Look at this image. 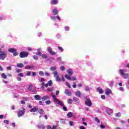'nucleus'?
Instances as JSON below:
<instances>
[{
  "instance_id": "f257e3e1",
  "label": "nucleus",
  "mask_w": 129,
  "mask_h": 129,
  "mask_svg": "<svg viewBox=\"0 0 129 129\" xmlns=\"http://www.w3.org/2000/svg\"><path fill=\"white\" fill-rule=\"evenodd\" d=\"M41 82H42L41 83V88L44 89V87H48V86H52V80H49L48 83L45 85V83L43 82V81H45V79H44V78H42L41 79Z\"/></svg>"
},
{
  "instance_id": "f03ea898",
  "label": "nucleus",
  "mask_w": 129,
  "mask_h": 129,
  "mask_svg": "<svg viewBox=\"0 0 129 129\" xmlns=\"http://www.w3.org/2000/svg\"><path fill=\"white\" fill-rule=\"evenodd\" d=\"M8 56V52L5 51H2V48H0V60H4Z\"/></svg>"
},
{
  "instance_id": "7ed1b4c3",
  "label": "nucleus",
  "mask_w": 129,
  "mask_h": 129,
  "mask_svg": "<svg viewBox=\"0 0 129 129\" xmlns=\"http://www.w3.org/2000/svg\"><path fill=\"white\" fill-rule=\"evenodd\" d=\"M119 72L120 73V75L121 76H123L124 79H127V78H128L129 74L125 73L124 70L120 69L119 70Z\"/></svg>"
},
{
  "instance_id": "20e7f679",
  "label": "nucleus",
  "mask_w": 129,
  "mask_h": 129,
  "mask_svg": "<svg viewBox=\"0 0 129 129\" xmlns=\"http://www.w3.org/2000/svg\"><path fill=\"white\" fill-rule=\"evenodd\" d=\"M26 112V110L24 108H22L18 110V117H21V116H23L25 114V112Z\"/></svg>"
},
{
  "instance_id": "39448f33",
  "label": "nucleus",
  "mask_w": 129,
  "mask_h": 129,
  "mask_svg": "<svg viewBox=\"0 0 129 129\" xmlns=\"http://www.w3.org/2000/svg\"><path fill=\"white\" fill-rule=\"evenodd\" d=\"M19 56L20 58H26V57L29 56V53L26 51H21L19 54Z\"/></svg>"
},
{
  "instance_id": "423d86ee",
  "label": "nucleus",
  "mask_w": 129,
  "mask_h": 129,
  "mask_svg": "<svg viewBox=\"0 0 129 129\" xmlns=\"http://www.w3.org/2000/svg\"><path fill=\"white\" fill-rule=\"evenodd\" d=\"M9 52L10 53H13V56H16L19 55L18 52H17V49L15 48H10L8 49Z\"/></svg>"
},
{
  "instance_id": "0eeeda50",
  "label": "nucleus",
  "mask_w": 129,
  "mask_h": 129,
  "mask_svg": "<svg viewBox=\"0 0 129 129\" xmlns=\"http://www.w3.org/2000/svg\"><path fill=\"white\" fill-rule=\"evenodd\" d=\"M54 77H56V81H61V78L59 77V75H58V72L57 71H54L53 73Z\"/></svg>"
},
{
  "instance_id": "6e6552de",
  "label": "nucleus",
  "mask_w": 129,
  "mask_h": 129,
  "mask_svg": "<svg viewBox=\"0 0 129 129\" xmlns=\"http://www.w3.org/2000/svg\"><path fill=\"white\" fill-rule=\"evenodd\" d=\"M65 78H66L67 79H68V80H77V79H76V77L73 76L72 78H71V77H70V76H69V75L66 74L64 76Z\"/></svg>"
},
{
  "instance_id": "1a4fd4ad",
  "label": "nucleus",
  "mask_w": 129,
  "mask_h": 129,
  "mask_svg": "<svg viewBox=\"0 0 129 129\" xmlns=\"http://www.w3.org/2000/svg\"><path fill=\"white\" fill-rule=\"evenodd\" d=\"M85 103L86 105H87V106L90 107L91 105H92V102H91L90 99H86Z\"/></svg>"
},
{
  "instance_id": "9d476101",
  "label": "nucleus",
  "mask_w": 129,
  "mask_h": 129,
  "mask_svg": "<svg viewBox=\"0 0 129 129\" xmlns=\"http://www.w3.org/2000/svg\"><path fill=\"white\" fill-rule=\"evenodd\" d=\"M47 51L50 55H56V52L55 51H53V49H52V48L51 47H48Z\"/></svg>"
},
{
  "instance_id": "9b49d317",
  "label": "nucleus",
  "mask_w": 129,
  "mask_h": 129,
  "mask_svg": "<svg viewBox=\"0 0 129 129\" xmlns=\"http://www.w3.org/2000/svg\"><path fill=\"white\" fill-rule=\"evenodd\" d=\"M112 112H113L112 109H110V108H106V113L109 114V115H111V113H112Z\"/></svg>"
},
{
  "instance_id": "f8f14e48",
  "label": "nucleus",
  "mask_w": 129,
  "mask_h": 129,
  "mask_svg": "<svg viewBox=\"0 0 129 129\" xmlns=\"http://www.w3.org/2000/svg\"><path fill=\"white\" fill-rule=\"evenodd\" d=\"M38 111V106H35L34 108H32L30 110V112H36Z\"/></svg>"
},
{
  "instance_id": "ddd939ff",
  "label": "nucleus",
  "mask_w": 129,
  "mask_h": 129,
  "mask_svg": "<svg viewBox=\"0 0 129 129\" xmlns=\"http://www.w3.org/2000/svg\"><path fill=\"white\" fill-rule=\"evenodd\" d=\"M28 90L29 91H31V92H36V89L33 88V86L32 85H30L28 88Z\"/></svg>"
},
{
  "instance_id": "4468645a",
  "label": "nucleus",
  "mask_w": 129,
  "mask_h": 129,
  "mask_svg": "<svg viewBox=\"0 0 129 129\" xmlns=\"http://www.w3.org/2000/svg\"><path fill=\"white\" fill-rule=\"evenodd\" d=\"M64 93L66 94V95H68V96H71L72 95V93L71 92L69 91V90H65Z\"/></svg>"
},
{
  "instance_id": "2eb2a0df",
  "label": "nucleus",
  "mask_w": 129,
  "mask_h": 129,
  "mask_svg": "<svg viewBox=\"0 0 129 129\" xmlns=\"http://www.w3.org/2000/svg\"><path fill=\"white\" fill-rule=\"evenodd\" d=\"M111 93H112V92H111V90L108 88L106 89V91H105L106 95H109V94H111Z\"/></svg>"
},
{
  "instance_id": "dca6fc26",
  "label": "nucleus",
  "mask_w": 129,
  "mask_h": 129,
  "mask_svg": "<svg viewBox=\"0 0 129 129\" xmlns=\"http://www.w3.org/2000/svg\"><path fill=\"white\" fill-rule=\"evenodd\" d=\"M55 103L56 104H59V105H60V106H63V105H64V103H63V102H62L59 100H56Z\"/></svg>"
},
{
  "instance_id": "f3484780",
  "label": "nucleus",
  "mask_w": 129,
  "mask_h": 129,
  "mask_svg": "<svg viewBox=\"0 0 129 129\" xmlns=\"http://www.w3.org/2000/svg\"><path fill=\"white\" fill-rule=\"evenodd\" d=\"M48 99H50V97L48 96H43L42 97L41 100L42 101H45V100H48Z\"/></svg>"
},
{
  "instance_id": "a211bd4d",
  "label": "nucleus",
  "mask_w": 129,
  "mask_h": 129,
  "mask_svg": "<svg viewBox=\"0 0 129 129\" xmlns=\"http://www.w3.org/2000/svg\"><path fill=\"white\" fill-rule=\"evenodd\" d=\"M34 98L35 100H41L42 98L41 97V96L39 95H36L34 96Z\"/></svg>"
},
{
  "instance_id": "6ab92c4d",
  "label": "nucleus",
  "mask_w": 129,
  "mask_h": 129,
  "mask_svg": "<svg viewBox=\"0 0 129 129\" xmlns=\"http://www.w3.org/2000/svg\"><path fill=\"white\" fill-rule=\"evenodd\" d=\"M50 4L51 5H57L58 0H51L50 2Z\"/></svg>"
},
{
  "instance_id": "aec40b11",
  "label": "nucleus",
  "mask_w": 129,
  "mask_h": 129,
  "mask_svg": "<svg viewBox=\"0 0 129 129\" xmlns=\"http://www.w3.org/2000/svg\"><path fill=\"white\" fill-rule=\"evenodd\" d=\"M53 14L54 16H56V15H58L59 11H58V10L54 9L53 10Z\"/></svg>"
},
{
  "instance_id": "412c9836",
  "label": "nucleus",
  "mask_w": 129,
  "mask_h": 129,
  "mask_svg": "<svg viewBox=\"0 0 129 129\" xmlns=\"http://www.w3.org/2000/svg\"><path fill=\"white\" fill-rule=\"evenodd\" d=\"M67 73L70 76L73 75V71H72V69H69V70H67Z\"/></svg>"
},
{
  "instance_id": "4be33fe9",
  "label": "nucleus",
  "mask_w": 129,
  "mask_h": 129,
  "mask_svg": "<svg viewBox=\"0 0 129 129\" xmlns=\"http://www.w3.org/2000/svg\"><path fill=\"white\" fill-rule=\"evenodd\" d=\"M17 66L18 67V68H23V67H24V64L22 63H19L17 64Z\"/></svg>"
},
{
  "instance_id": "5701e85b",
  "label": "nucleus",
  "mask_w": 129,
  "mask_h": 129,
  "mask_svg": "<svg viewBox=\"0 0 129 129\" xmlns=\"http://www.w3.org/2000/svg\"><path fill=\"white\" fill-rule=\"evenodd\" d=\"M33 68H34V67L33 66H26L25 68V69L31 70V69H33Z\"/></svg>"
},
{
  "instance_id": "b1692460",
  "label": "nucleus",
  "mask_w": 129,
  "mask_h": 129,
  "mask_svg": "<svg viewBox=\"0 0 129 129\" xmlns=\"http://www.w3.org/2000/svg\"><path fill=\"white\" fill-rule=\"evenodd\" d=\"M72 115H73V113L71 112H69L67 114V116H68V117H69V118H70V117H72Z\"/></svg>"
},
{
  "instance_id": "393cba45",
  "label": "nucleus",
  "mask_w": 129,
  "mask_h": 129,
  "mask_svg": "<svg viewBox=\"0 0 129 129\" xmlns=\"http://www.w3.org/2000/svg\"><path fill=\"white\" fill-rule=\"evenodd\" d=\"M1 76L2 78H4V79H7V75H6L5 73H2Z\"/></svg>"
},
{
  "instance_id": "a878e982",
  "label": "nucleus",
  "mask_w": 129,
  "mask_h": 129,
  "mask_svg": "<svg viewBox=\"0 0 129 129\" xmlns=\"http://www.w3.org/2000/svg\"><path fill=\"white\" fill-rule=\"evenodd\" d=\"M76 96H79L80 97L81 96V92H80V91H78L76 92Z\"/></svg>"
},
{
  "instance_id": "bb28decb",
  "label": "nucleus",
  "mask_w": 129,
  "mask_h": 129,
  "mask_svg": "<svg viewBox=\"0 0 129 129\" xmlns=\"http://www.w3.org/2000/svg\"><path fill=\"white\" fill-rule=\"evenodd\" d=\"M73 100L75 102H78V101H79V99H78V98H76L75 97H74L73 99Z\"/></svg>"
},
{
  "instance_id": "cd10ccee",
  "label": "nucleus",
  "mask_w": 129,
  "mask_h": 129,
  "mask_svg": "<svg viewBox=\"0 0 129 129\" xmlns=\"http://www.w3.org/2000/svg\"><path fill=\"white\" fill-rule=\"evenodd\" d=\"M52 98L53 99V100L54 101V102H56L57 100H58L59 99H57V98L56 97V96H55L54 95H52Z\"/></svg>"
},
{
  "instance_id": "c85d7f7f",
  "label": "nucleus",
  "mask_w": 129,
  "mask_h": 129,
  "mask_svg": "<svg viewBox=\"0 0 129 129\" xmlns=\"http://www.w3.org/2000/svg\"><path fill=\"white\" fill-rule=\"evenodd\" d=\"M41 57H42V59H47V58H48V56H47V54H42Z\"/></svg>"
},
{
  "instance_id": "c756f323",
  "label": "nucleus",
  "mask_w": 129,
  "mask_h": 129,
  "mask_svg": "<svg viewBox=\"0 0 129 129\" xmlns=\"http://www.w3.org/2000/svg\"><path fill=\"white\" fill-rule=\"evenodd\" d=\"M115 116L116 117H120V116H121V114L120 113V112H118V113H115Z\"/></svg>"
},
{
  "instance_id": "7c9ffc66",
  "label": "nucleus",
  "mask_w": 129,
  "mask_h": 129,
  "mask_svg": "<svg viewBox=\"0 0 129 129\" xmlns=\"http://www.w3.org/2000/svg\"><path fill=\"white\" fill-rule=\"evenodd\" d=\"M38 112L40 114H43V113H44V110L43 109H39Z\"/></svg>"
},
{
  "instance_id": "2f4dec72",
  "label": "nucleus",
  "mask_w": 129,
  "mask_h": 129,
  "mask_svg": "<svg viewBox=\"0 0 129 129\" xmlns=\"http://www.w3.org/2000/svg\"><path fill=\"white\" fill-rule=\"evenodd\" d=\"M73 102V100H72V99H69L68 100V103H69V104H72Z\"/></svg>"
},
{
  "instance_id": "473e14b6",
  "label": "nucleus",
  "mask_w": 129,
  "mask_h": 129,
  "mask_svg": "<svg viewBox=\"0 0 129 129\" xmlns=\"http://www.w3.org/2000/svg\"><path fill=\"white\" fill-rule=\"evenodd\" d=\"M56 67H51L50 68V70L51 71H55V70H56Z\"/></svg>"
},
{
  "instance_id": "72a5a7b5",
  "label": "nucleus",
  "mask_w": 129,
  "mask_h": 129,
  "mask_svg": "<svg viewBox=\"0 0 129 129\" xmlns=\"http://www.w3.org/2000/svg\"><path fill=\"white\" fill-rule=\"evenodd\" d=\"M38 73L39 75H40V76H44V75H45V74H44V72L43 71H40Z\"/></svg>"
},
{
  "instance_id": "f704fd0d",
  "label": "nucleus",
  "mask_w": 129,
  "mask_h": 129,
  "mask_svg": "<svg viewBox=\"0 0 129 129\" xmlns=\"http://www.w3.org/2000/svg\"><path fill=\"white\" fill-rule=\"evenodd\" d=\"M58 50H59V51H60V52H63L64 51V49H63V47H61V46H58Z\"/></svg>"
},
{
  "instance_id": "c9c22d12",
  "label": "nucleus",
  "mask_w": 129,
  "mask_h": 129,
  "mask_svg": "<svg viewBox=\"0 0 129 129\" xmlns=\"http://www.w3.org/2000/svg\"><path fill=\"white\" fill-rule=\"evenodd\" d=\"M18 75L19 76V77H24V74L22 73H19Z\"/></svg>"
},
{
  "instance_id": "e433bc0d",
  "label": "nucleus",
  "mask_w": 129,
  "mask_h": 129,
  "mask_svg": "<svg viewBox=\"0 0 129 129\" xmlns=\"http://www.w3.org/2000/svg\"><path fill=\"white\" fill-rule=\"evenodd\" d=\"M45 103L46 104H47V105L51 104V101H50V100H48L45 102Z\"/></svg>"
},
{
  "instance_id": "4c0bfd02",
  "label": "nucleus",
  "mask_w": 129,
  "mask_h": 129,
  "mask_svg": "<svg viewBox=\"0 0 129 129\" xmlns=\"http://www.w3.org/2000/svg\"><path fill=\"white\" fill-rule=\"evenodd\" d=\"M60 70L61 71H65V67H64V66H61V67H60Z\"/></svg>"
},
{
  "instance_id": "58836bf2",
  "label": "nucleus",
  "mask_w": 129,
  "mask_h": 129,
  "mask_svg": "<svg viewBox=\"0 0 129 129\" xmlns=\"http://www.w3.org/2000/svg\"><path fill=\"white\" fill-rule=\"evenodd\" d=\"M69 123H70V125H71V126H73V125H74V123L72 121H70Z\"/></svg>"
},
{
  "instance_id": "ea45409f",
  "label": "nucleus",
  "mask_w": 129,
  "mask_h": 129,
  "mask_svg": "<svg viewBox=\"0 0 129 129\" xmlns=\"http://www.w3.org/2000/svg\"><path fill=\"white\" fill-rule=\"evenodd\" d=\"M36 55H38V56H42V52L38 51L36 52Z\"/></svg>"
},
{
  "instance_id": "a19ab883",
  "label": "nucleus",
  "mask_w": 129,
  "mask_h": 129,
  "mask_svg": "<svg viewBox=\"0 0 129 129\" xmlns=\"http://www.w3.org/2000/svg\"><path fill=\"white\" fill-rule=\"evenodd\" d=\"M4 123H7V124H9L10 123V121L9 120H5L4 121Z\"/></svg>"
},
{
  "instance_id": "79ce46f5",
  "label": "nucleus",
  "mask_w": 129,
  "mask_h": 129,
  "mask_svg": "<svg viewBox=\"0 0 129 129\" xmlns=\"http://www.w3.org/2000/svg\"><path fill=\"white\" fill-rule=\"evenodd\" d=\"M32 57L34 60H38V56L37 55H33Z\"/></svg>"
},
{
  "instance_id": "37998d69",
  "label": "nucleus",
  "mask_w": 129,
  "mask_h": 129,
  "mask_svg": "<svg viewBox=\"0 0 129 129\" xmlns=\"http://www.w3.org/2000/svg\"><path fill=\"white\" fill-rule=\"evenodd\" d=\"M95 121H97V122H98V123H99L100 122L99 119H98V118H97L96 117H95Z\"/></svg>"
},
{
  "instance_id": "c03bdc74",
  "label": "nucleus",
  "mask_w": 129,
  "mask_h": 129,
  "mask_svg": "<svg viewBox=\"0 0 129 129\" xmlns=\"http://www.w3.org/2000/svg\"><path fill=\"white\" fill-rule=\"evenodd\" d=\"M27 76H31V72L28 71L26 74Z\"/></svg>"
},
{
  "instance_id": "a18cd8bd",
  "label": "nucleus",
  "mask_w": 129,
  "mask_h": 129,
  "mask_svg": "<svg viewBox=\"0 0 129 129\" xmlns=\"http://www.w3.org/2000/svg\"><path fill=\"white\" fill-rule=\"evenodd\" d=\"M63 110L64 111H67V110H68L67 109V107H66V106H63Z\"/></svg>"
},
{
  "instance_id": "49530a36",
  "label": "nucleus",
  "mask_w": 129,
  "mask_h": 129,
  "mask_svg": "<svg viewBox=\"0 0 129 129\" xmlns=\"http://www.w3.org/2000/svg\"><path fill=\"white\" fill-rule=\"evenodd\" d=\"M56 17H54V16H52L51 17V20H52V21H55V20H56Z\"/></svg>"
},
{
  "instance_id": "de8ad7c7",
  "label": "nucleus",
  "mask_w": 129,
  "mask_h": 129,
  "mask_svg": "<svg viewBox=\"0 0 129 129\" xmlns=\"http://www.w3.org/2000/svg\"><path fill=\"white\" fill-rule=\"evenodd\" d=\"M66 85L68 87H69V88H71V85H70V84L69 83H67L66 84Z\"/></svg>"
},
{
  "instance_id": "09e8293b",
  "label": "nucleus",
  "mask_w": 129,
  "mask_h": 129,
  "mask_svg": "<svg viewBox=\"0 0 129 129\" xmlns=\"http://www.w3.org/2000/svg\"><path fill=\"white\" fill-rule=\"evenodd\" d=\"M85 90L86 91H89V90H90V89L89 87H86Z\"/></svg>"
},
{
  "instance_id": "8fccbe9b",
  "label": "nucleus",
  "mask_w": 129,
  "mask_h": 129,
  "mask_svg": "<svg viewBox=\"0 0 129 129\" xmlns=\"http://www.w3.org/2000/svg\"><path fill=\"white\" fill-rule=\"evenodd\" d=\"M17 80H18V81H22V78H21L20 77H18L17 78Z\"/></svg>"
},
{
  "instance_id": "3c124183",
  "label": "nucleus",
  "mask_w": 129,
  "mask_h": 129,
  "mask_svg": "<svg viewBox=\"0 0 129 129\" xmlns=\"http://www.w3.org/2000/svg\"><path fill=\"white\" fill-rule=\"evenodd\" d=\"M100 127L101 128H105V126L103 124H101L100 125Z\"/></svg>"
},
{
  "instance_id": "603ef678",
  "label": "nucleus",
  "mask_w": 129,
  "mask_h": 129,
  "mask_svg": "<svg viewBox=\"0 0 129 129\" xmlns=\"http://www.w3.org/2000/svg\"><path fill=\"white\" fill-rule=\"evenodd\" d=\"M32 76H33V77H35V76H36V72H32Z\"/></svg>"
},
{
  "instance_id": "864d4df0",
  "label": "nucleus",
  "mask_w": 129,
  "mask_h": 129,
  "mask_svg": "<svg viewBox=\"0 0 129 129\" xmlns=\"http://www.w3.org/2000/svg\"><path fill=\"white\" fill-rule=\"evenodd\" d=\"M45 76H47V77L50 76V74L48 72H45Z\"/></svg>"
},
{
  "instance_id": "5fc2aeb1",
  "label": "nucleus",
  "mask_w": 129,
  "mask_h": 129,
  "mask_svg": "<svg viewBox=\"0 0 129 129\" xmlns=\"http://www.w3.org/2000/svg\"><path fill=\"white\" fill-rule=\"evenodd\" d=\"M47 91H49V92H52V91H53V90L51 88H47Z\"/></svg>"
},
{
  "instance_id": "6e6d98bb",
  "label": "nucleus",
  "mask_w": 129,
  "mask_h": 129,
  "mask_svg": "<svg viewBox=\"0 0 129 129\" xmlns=\"http://www.w3.org/2000/svg\"><path fill=\"white\" fill-rule=\"evenodd\" d=\"M56 19H57V20H58V21H61V18H60L59 17V16H57L56 17Z\"/></svg>"
},
{
  "instance_id": "4d7b16f0",
  "label": "nucleus",
  "mask_w": 129,
  "mask_h": 129,
  "mask_svg": "<svg viewBox=\"0 0 129 129\" xmlns=\"http://www.w3.org/2000/svg\"><path fill=\"white\" fill-rule=\"evenodd\" d=\"M64 30L65 31H69V27H64Z\"/></svg>"
},
{
  "instance_id": "13d9d810",
  "label": "nucleus",
  "mask_w": 129,
  "mask_h": 129,
  "mask_svg": "<svg viewBox=\"0 0 129 129\" xmlns=\"http://www.w3.org/2000/svg\"><path fill=\"white\" fill-rule=\"evenodd\" d=\"M7 70L11 71L12 70V67L10 66V67H7Z\"/></svg>"
},
{
  "instance_id": "bf43d9fd",
  "label": "nucleus",
  "mask_w": 129,
  "mask_h": 129,
  "mask_svg": "<svg viewBox=\"0 0 129 129\" xmlns=\"http://www.w3.org/2000/svg\"><path fill=\"white\" fill-rule=\"evenodd\" d=\"M73 87L74 88H76V82L74 83V85L73 86Z\"/></svg>"
},
{
  "instance_id": "052dcab7",
  "label": "nucleus",
  "mask_w": 129,
  "mask_h": 129,
  "mask_svg": "<svg viewBox=\"0 0 129 129\" xmlns=\"http://www.w3.org/2000/svg\"><path fill=\"white\" fill-rule=\"evenodd\" d=\"M99 92L101 94H102V93H103V90L101 89L99 90Z\"/></svg>"
},
{
  "instance_id": "680f3d73",
  "label": "nucleus",
  "mask_w": 129,
  "mask_h": 129,
  "mask_svg": "<svg viewBox=\"0 0 129 129\" xmlns=\"http://www.w3.org/2000/svg\"><path fill=\"white\" fill-rule=\"evenodd\" d=\"M21 104H26V102L24 101L23 100L21 101Z\"/></svg>"
},
{
  "instance_id": "e2e57ef3",
  "label": "nucleus",
  "mask_w": 129,
  "mask_h": 129,
  "mask_svg": "<svg viewBox=\"0 0 129 129\" xmlns=\"http://www.w3.org/2000/svg\"><path fill=\"white\" fill-rule=\"evenodd\" d=\"M102 99H105V95H101Z\"/></svg>"
},
{
  "instance_id": "0e129e2a",
  "label": "nucleus",
  "mask_w": 129,
  "mask_h": 129,
  "mask_svg": "<svg viewBox=\"0 0 129 129\" xmlns=\"http://www.w3.org/2000/svg\"><path fill=\"white\" fill-rule=\"evenodd\" d=\"M21 71H22V70H21V69H19L16 71V72L17 73H19V72H21Z\"/></svg>"
},
{
  "instance_id": "69168bd1",
  "label": "nucleus",
  "mask_w": 129,
  "mask_h": 129,
  "mask_svg": "<svg viewBox=\"0 0 129 129\" xmlns=\"http://www.w3.org/2000/svg\"><path fill=\"white\" fill-rule=\"evenodd\" d=\"M80 129H85V127L83 126H80Z\"/></svg>"
},
{
  "instance_id": "338daca9",
  "label": "nucleus",
  "mask_w": 129,
  "mask_h": 129,
  "mask_svg": "<svg viewBox=\"0 0 129 129\" xmlns=\"http://www.w3.org/2000/svg\"><path fill=\"white\" fill-rule=\"evenodd\" d=\"M83 124H84V125H86V126H87V123L85 122H83Z\"/></svg>"
},
{
  "instance_id": "774afa93",
  "label": "nucleus",
  "mask_w": 129,
  "mask_h": 129,
  "mask_svg": "<svg viewBox=\"0 0 129 129\" xmlns=\"http://www.w3.org/2000/svg\"><path fill=\"white\" fill-rule=\"evenodd\" d=\"M126 67H127V68H129V63L126 64Z\"/></svg>"
}]
</instances>
